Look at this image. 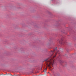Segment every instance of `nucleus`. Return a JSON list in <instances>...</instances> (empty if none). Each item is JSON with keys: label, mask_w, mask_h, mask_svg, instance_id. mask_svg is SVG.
<instances>
[{"label": "nucleus", "mask_w": 76, "mask_h": 76, "mask_svg": "<svg viewBox=\"0 0 76 76\" xmlns=\"http://www.w3.org/2000/svg\"><path fill=\"white\" fill-rule=\"evenodd\" d=\"M58 52H59V50H58Z\"/></svg>", "instance_id": "obj_8"}, {"label": "nucleus", "mask_w": 76, "mask_h": 76, "mask_svg": "<svg viewBox=\"0 0 76 76\" xmlns=\"http://www.w3.org/2000/svg\"><path fill=\"white\" fill-rule=\"evenodd\" d=\"M67 44V42L66 41H64L61 43L62 45H66Z\"/></svg>", "instance_id": "obj_3"}, {"label": "nucleus", "mask_w": 76, "mask_h": 76, "mask_svg": "<svg viewBox=\"0 0 76 76\" xmlns=\"http://www.w3.org/2000/svg\"><path fill=\"white\" fill-rule=\"evenodd\" d=\"M51 43H48L46 45L47 46H48V47H49L51 45Z\"/></svg>", "instance_id": "obj_4"}, {"label": "nucleus", "mask_w": 76, "mask_h": 76, "mask_svg": "<svg viewBox=\"0 0 76 76\" xmlns=\"http://www.w3.org/2000/svg\"><path fill=\"white\" fill-rule=\"evenodd\" d=\"M75 47H76V45H75Z\"/></svg>", "instance_id": "obj_7"}, {"label": "nucleus", "mask_w": 76, "mask_h": 76, "mask_svg": "<svg viewBox=\"0 0 76 76\" xmlns=\"http://www.w3.org/2000/svg\"><path fill=\"white\" fill-rule=\"evenodd\" d=\"M56 48H57V47H56Z\"/></svg>", "instance_id": "obj_9"}, {"label": "nucleus", "mask_w": 76, "mask_h": 76, "mask_svg": "<svg viewBox=\"0 0 76 76\" xmlns=\"http://www.w3.org/2000/svg\"><path fill=\"white\" fill-rule=\"evenodd\" d=\"M66 50H67L66 49Z\"/></svg>", "instance_id": "obj_11"}, {"label": "nucleus", "mask_w": 76, "mask_h": 76, "mask_svg": "<svg viewBox=\"0 0 76 76\" xmlns=\"http://www.w3.org/2000/svg\"><path fill=\"white\" fill-rule=\"evenodd\" d=\"M61 56L59 55V57L56 58V60H58L59 62L61 64H60L62 65H62V64L64 63V61H61Z\"/></svg>", "instance_id": "obj_2"}, {"label": "nucleus", "mask_w": 76, "mask_h": 76, "mask_svg": "<svg viewBox=\"0 0 76 76\" xmlns=\"http://www.w3.org/2000/svg\"><path fill=\"white\" fill-rule=\"evenodd\" d=\"M56 50H57V48H55V49H54V50L53 51L52 50L49 53L50 56V57L47 58L44 61H45L47 66L49 67L50 68L51 67V66H50L51 65L53 66L54 62L56 61V59H54V57L56 56V55L57 54V53H55ZM54 53H55L54 55H53Z\"/></svg>", "instance_id": "obj_1"}, {"label": "nucleus", "mask_w": 76, "mask_h": 76, "mask_svg": "<svg viewBox=\"0 0 76 76\" xmlns=\"http://www.w3.org/2000/svg\"><path fill=\"white\" fill-rule=\"evenodd\" d=\"M47 70V69L45 68V69L43 70L44 72H45Z\"/></svg>", "instance_id": "obj_6"}, {"label": "nucleus", "mask_w": 76, "mask_h": 76, "mask_svg": "<svg viewBox=\"0 0 76 76\" xmlns=\"http://www.w3.org/2000/svg\"><path fill=\"white\" fill-rule=\"evenodd\" d=\"M63 41V39H61V40H60V39H58V40H57L58 42H59V43H60V41Z\"/></svg>", "instance_id": "obj_5"}, {"label": "nucleus", "mask_w": 76, "mask_h": 76, "mask_svg": "<svg viewBox=\"0 0 76 76\" xmlns=\"http://www.w3.org/2000/svg\"><path fill=\"white\" fill-rule=\"evenodd\" d=\"M58 46H59V45H58Z\"/></svg>", "instance_id": "obj_10"}]
</instances>
